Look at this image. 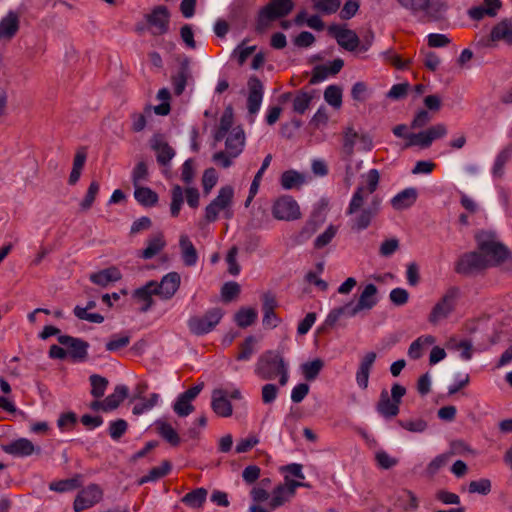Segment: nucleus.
Returning a JSON list of instances; mask_svg holds the SVG:
<instances>
[{
	"label": "nucleus",
	"mask_w": 512,
	"mask_h": 512,
	"mask_svg": "<svg viewBox=\"0 0 512 512\" xmlns=\"http://www.w3.org/2000/svg\"><path fill=\"white\" fill-rule=\"evenodd\" d=\"M223 140H225V150L216 152L213 155V161L223 168H228L245 147L246 138L244 130L240 126H235V128L227 133Z\"/></svg>",
	"instance_id": "7ed1b4c3"
},
{
	"label": "nucleus",
	"mask_w": 512,
	"mask_h": 512,
	"mask_svg": "<svg viewBox=\"0 0 512 512\" xmlns=\"http://www.w3.org/2000/svg\"><path fill=\"white\" fill-rule=\"evenodd\" d=\"M375 360L376 353L368 352L363 356V358L360 361L358 370L356 372V382L358 386L362 389H366L368 387L370 371Z\"/></svg>",
	"instance_id": "393cba45"
},
{
	"label": "nucleus",
	"mask_w": 512,
	"mask_h": 512,
	"mask_svg": "<svg viewBox=\"0 0 512 512\" xmlns=\"http://www.w3.org/2000/svg\"><path fill=\"white\" fill-rule=\"evenodd\" d=\"M103 496L101 488L97 484H90L75 498L73 508L75 512H81L98 503Z\"/></svg>",
	"instance_id": "4468645a"
},
{
	"label": "nucleus",
	"mask_w": 512,
	"mask_h": 512,
	"mask_svg": "<svg viewBox=\"0 0 512 512\" xmlns=\"http://www.w3.org/2000/svg\"><path fill=\"white\" fill-rule=\"evenodd\" d=\"M467 302L468 300L462 290H447L433 306L428 321L436 325L448 318L459 307L466 305Z\"/></svg>",
	"instance_id": "20e7f679"
},
{
	"label": "nucleus",
	"mask_w": 512,
	"mask_h": 512,
	"mask_svg": "<svg viewBox=\"0 0 512 512\" xmlns=\"http://www.w3.org/2000/svg\"><path fill=\"white\" fill-rule=\"evenodd\" d=\"M359 134L353 127H347L343 132V146L342 150L346 157L350 158L354 154V147L359 141Z\"/></svg>",
	"instance_id": "37998d69"
},
{
	"label": "nucleus",
	"mask_w": 512,
	"mask_h": 512,
	"mask_svg": "<svg viewBox=\"0 0 512 512\" xmlns=\"http://www.w3.org/2000/svg\"><path fill=\"white\" fill-rule=\"evenodd\" d=\"M323 366H324V362L319 358L302 364L301 369H302L304 378L307 381L315 380L317 378V376L319 375L320 371L322 370Z\"/></svg>",
	"instance_id": "de8ad7c7"
},
{
	"label": "nucleus",
	"mask_w": 512,
	"mask_h": 512,
	"mask_svg": "<svg viewBox=\"0 0 512 512\" xmlns=\"http://www.w3.org/2000/svg\"><path fill=\"white\" fill-rule=\"evenodd\" d=\"M435 338L431 335L421 336L413 341L408 349V356L411 359H419L423 355L424 346L432 345Z\"/></svg>",
	"instance_id": "79ce46f5"
},
{
	"label": "nucleus",
	"mask_w": 512,
	"mask_h": 512,
	"mask_svg": "<svg viewBox=\"0 0 512 512\" xmlns=\"http://www.w3.org/2000/svg\"><path fill=\"white\" fill-rule=\"evenodd\" d=\"M155 425L158 434L171 446H178L180 444V437L171 424L164 420H158Z\"/></svg>",
	"instance_id": "72a5a7b5"
},
{
	"label": "nucleus",
	"mask_w": 512,
	"mask_h": 512,
	"mask_svg": "<svg viewBox=\"0 0 512 512\" xmlns=\"http://www.w3.org/2000/svg\"><path fill=\"white\" fill-rule=\"evenodd\" d=\"M306 181V176L295 170L285 171L281 175V186L284 189H292L301 186Z\"/></svg>",
	"instance_id": "ea45409f"
},
{
	"label": "nucleus",
	"mask_w": 512,
	"mask_h": 512,
	"mask_svg": "<svg viewBox=\"0 0 512 512\" xmlns=\"http://www.w3.org/2000/svg\"><path fill=\"white\" fill-rule=\"evenodd\" d=\"M134 197L143 206L151 207L158 202V195L148 187L135 186Z\"/></svg>",
	"instance_id": "58836bf2"
},
{
	"label": "nucleus",
	"mask_w": 512,
	"mask_h": 512,
	"mask_svg": "<svg viewBox=\"0 0 512 512\" xmlns=\"http://www.w3.org/2000/svg\"><path fill=\"white\" fill-rule=\"evenodd\" d=\"M166 245L162 233L150 237L147 240V247L142 251L141 257L144 259H151L157 255Z\"/></svg>",
	"instance_id": "c9c22d12"
},
{
	"label": "nucleus",
	"mask_w": 512,
	"mask_h": 512,
	"mask_svg": "<svg viewBox=\"0 0 512 512\" xmlns=\"http://www.w3.org/2000/svg\"><path fill=\"white\" fill-rule=\"evenodd\" d=\"M179 247L184 265L188 267L195 266L198 262V253L194 244L186 234L180 235Z\"/></svg>",
	"instance_id": "c756f323"
},
{
	"label": "nucleus",
	"mask_w": 512,
	"mask_h": 512,
	"mask_svg": "<svg viewBox=\"0 0 512 512\" xmlns=\"http://www.w3.org/2000/svg\"><path fill=\"white\" fill-rule=\"evenodd\" d=\"M502 3L500 0H483L480 5L469 9L468 15L473 20H481L485 16L494 17L497 15Z\"/></svg>",
	"instance_id": "5701e85b"
},
{
	"label": "nucleus",
	"mask_w": 512,
	"mask_h": 512,
	"mask_svg": "<svg viewBox=\"0 0 512 512\" xmlns=\"http://www.w3.org/2000/svg\"><path fill=\"white\" fill-rule=\"evenodd\" d=\"M89 381L91 384V395L96 399L104 396L109 383L108 380L98 374H93L89 377Z\"/></svg>",
	"instance_id": "3c124183"
},
{
	"label": "nucleus",
	"mask_w": 512,
	"mask_h": 512,
	"mask_svg": "<svg viewBox=\"0 0 512 512\" xmlns=\"http://www.w3.org/2000/svg\"><path fill=\"white\" fill-rule=\"evenodd\" d=\"M381 55L386 62L391 63L397 69H404L411 62V60L403 61L392 49L384 51Z\"/></svg>",
	"instance_id": "774afa93"
},
{
	"label": "nucleus",
	"mask_w": 512,
	"mask_h": 512,
	"mask_svg": "<svg viewBox=\"0 0 512 512\" xmlns=\"http://www.w3.org/2000/svg\"><path fill=\"white\" fill-rule=\"evenodd\" d=\"M314 8L320 12L330 14L338 10L341 0H312Z\"/></svg>",
	"instance_id": "680f3d73"
},
{
	"label": "nucleus",
	"mask_w": 512,
	"mask_h": 512,
	"mask_svg": "<svg viewBox=\"0 0 512 512\" xmlns=\"http://www.w3.org/2000/svg\"><path fill=\"white\" fill-rule=\"evenodd\" d=\"M100 186L97 181H92L88 187L86 195L84 199L80 203V207L82 210H88L93 205L96 196L99 192Z\"/></svg>",
	"instance_id": "13d9d810"
},
{
	"label": "nucleus",
	"mask_w": 512,
	"mask_h": 512,
	"mask_svg": "<svg viewBox=\"0 0 512 512\" xmlns=\"http://www.w3.org/2000/svg\"><path fill=\"white\" fill-rule=\"evenodd\" d=\"M401 7L421 23L434 22L441 18L443 5L431 0H397Z\"/></svg>",
	"instance_id": "0eeeda50"
},
{
	"label": "nucleus",
	"mask_w": 512,
	"mask_h": 512,
	"mask_svg": "<svg viewBox=\"0 0 512 512\" xmlns=\"http://www.w3.org/2000/svg\"><path fill=\"white\" fill-rule=\"evenodd\" d=\"M293 497V495H290V491L287 489V487L284 484H280L273 490L269 506L271 509H276L284 505Z\"/></svg>",
	"instance_id": "c03bdc74"
},
{
	"label": "nucleus",
	"mask_w": 512,
	"mask_h": 512,
	"mask_svg": "<svg viewBox=\"0 0 512 512\" xmlns=\"http://www.w3.org/2000/svg\"><path fill=\"white\" fill-rule=\"evenodd\" d=\"M151 148L156 152L157 162L161 166H168L175 156L174 149L165 141L162 136H154L151 140Z\"/></svg>",
	"instance_id": "4be33fe9"
},
{
	"label": "nucleus",
	"mask_w": 512,
	"mask_h": 512,
	"mask_svg": "<svg viewBox=\"0 0 512 512\" xmlns=\"http://www.w3.org/2000/svg\"><path fill=\"white\" fill-rule=\"evenodd\" d=\"M486 268L489 266L479 251L463 254L456 264V271L463 275H473Z\"/></svg>",
	"instance_id": "f8f14e48"
},
{
	"label": "nucleus",
	"mask_w": 512,
	"mask_h": 512,
	"mask_svg": "<svg viewBox=\"0 0 512 512\" xmlns=\"http://www.w3.org/2000/svg\"><path fill=\"white\" fill-rule=\"evenodd\" d=\"M169 11L165 6L155 7L150 14L146 16L151 33L153 35H162L168 31Z\"/></svg>",
	"instance_id": "dca6fc26"
},
{
	"label": "nucleus",
	"mask_w": 512,
	"mask_h": 512,
	"mask_svg": "<svg viewBox=\"0 0 512 512\" xmlns=\"http://www.w3.org/2000/svg\"><path fill=\"white\" fill-rule=\"evenodd\" d=\"M85 307H81L77 305L73 312L74 315L80 320H86L91 323H102L104 321V317L99 313H89Z\"/></svg>",
	"instance_id": "bf43d9fd"
},
{
	"label": "nucleus",
	"mask_w": 512,
	"mask_h": 512,
	"mask_svg": "<svg viewBox=\"0 0 512 512\" xmlns=\"http://www.w3.org/2000/svg\"><path fill=\"white\" fill-rule=\"evenodd\" d=\"M477 248L489 267L512 262V252L492 230H480L475 235Z\"/></svg>",
	"instance_id": "f03ea898"
},
{
	"label": "nucleus",
	"mask_w": 512,
	"mask_h": 512,
	"mask_svg": "<svg viewBox=\"0 0 512 512\" xmlns=\"http://www.w3.org/2000/svg\"><path fill=\"white\" fill-rule=\"evenodd\" d=\"M399 406L396 401L390 398L387 390H382L376 409L386 419H391L399 414Z\"/></svg>",
	"instance_id": "cd10ccee"
},
{
	"label": "nucleus",
	"mask_w": 512,
	"mask_h": 512,
	"mask_svg": "<svg viewBox=\"0 0 512 512\" xmlns=\"http://www.w3.org/2000/svg\"><path fill=\"white\" fill-rule=\"evenodd\" d=\"M234 198V189L230 185H226L220 188L217 196L211 201L205 208V219L208 222H214L217 220L220 213H223L227 219L232 218V204Z\"/></svg>",
	"instance_id": "6e6552de"
},
{
	"label": "nucleus",
	"mask_w": 512,
	"mask_h": 512,
	"mask_svg": "<svg viewBox=\"0 0 512 512\" xmlns=\"http://www.w3.org/2000/svg\"><path fill=\"white\" fill-rule=\"evenodd\" d=\"M397 505L403 512H414L419 507V500L414 492L405 489L397 497Z\"/></svg>",
	"instance_id": "f704fd0d"
},
{
	"label": "nucleus",
	"mask_w": 512,
	"mask_h": 512,
	"mask_svg": "<svg viewBox=\"0 0 512 512\" xmlns=\"http://www.w3.org/2000/svg\"><path fill=\"white\" fill-rule=\"evenodd\" d=\"M224 312L220 308H212L203 316L191 317L188 327L195 335H204L211 332L221 321Z\"/></svg>",
	"instance_id": "9d476101"
},
{
	"label": "nucleus",
	"mask_w": 512,
	"mask_h": 512,
	"mask_svg": "<svg viewBox=\"0 0 512 512\" xmlns=\"http://www.w3.org/2000/svg\"><path fill=\"white\" fill-rule=\"evenodd\" d=\"M171 464L169 461H163L158 467H153L149 473L139 480V484H144L149 481H156L169 473Z\"/></svg>",
	"instance_id": "8fccbe9b"
},
{
	"label": "nucleus",
	"mask_w": 512,
	"mask_h": 512,
	"mask_svg": "<svg viewBox=\"0 0 512 512\" xmlns=\"http://www.w3.org/2000/svg\"><path fill=\"white\" fill-rule=\"evenodd\" d=\"M80 482L78 478L64 479L55 482H51L49 484V489L55 492L63 493L67 491L74 490L80 487Z\"/></svg>",
	"instance_id": "5fc2aeb1"
},
{
	"label": "nucleus",
	"mask_w": 512,
	"mask_h": 512,
	"mask_svg": "<svg viewBox=\"0 0 512 512\" xmlns=\"http://www.w3.org/2000/svg\"><path fill=\"white\" fill-rule=\"evenodd\" d=\"M2 450L15 457H27L33 453H40V447H35L34 444L27 438L16 439L9 444L3 445Z\"/></svg>",
	"instance_id": "a211bd4d"
},
{
	"label": "nucleus",
	"mask_w": 512,
	"mask_h": 512,
	"mask_svg": "<svg viewBox=\"0 0 512 512\" xmlns=\"http://www.w3.org/2000/svg\"><path fill=\"white\" fill-rule=\"evenodd\" d=\"M58 342L67 348V355L74 361H84L88 355L89 343L68 335H60Z\"/></svg>",
	"instance_id": "2eb2a0df"
},
{
	"label": "nucleus",
	"mask_w": 512,
	"mask_h": 512,
	"mask_svg": "<svg viewBox=\"0 0 512 512\" xmlns=\"http://www.w3.org/2000/svg\"><path fill=\"white\" fill-rule=\"evenodd\" d=\"M189 77L190 60L188 58H184L180 63L179 71L172 77V84L175 94L181 95L184 92Z\"/></svg>",
	"instance_id": "473e14b6"
},
{
	"label": "nucleus",
	"mask_w": 512,
	"mask_h": 512,
	"mask_svg": "<svg viewBox=\"0 0 512 512\" xmlns=\"http://www.w3.org/2000/svg\"><path fill=\"white\" fill-rule=\"evenodd\" d=\"M512 159V144L504 146L495 156L491 167L493 178L501 179L505 174V166Z\"/></svg>",
	"instance_id": "a878e982"
},
{
	"label": "nucleus",
	"mask_w": 512,
	"mask_h": 512,
	"mask_svg": "<svg viewBox=\"0 0 512 512\" xmlns=\"http://www.w3.org/2000/svg\"><path fill=\"white\" fill-rule=\"evenodd\" d=\"M293 8L292 0H270L258 13L256 31L265 32L274 21L289 15Z\"/></svg>",
	"instance_id": "423d86ee"
},
{
	"label": "nucleus",
	"mask_w": 512,
	"mask_h": 512,
	"mask_svg": "<svg viewBox=\"0 0 512 512\" xmlns=\"http://www.w3.org/2000/svg\"><path fill=\"white\" fill-rule=\"evenodd\" d=\"M247 108L250 114H256L261 107L264 88L262 82L257 77H251L248 81Z\"/></svg>",
	"instance_id": "6ab92c4d"
},
{
	"label": "nucleus",
	"mask_w": 512,
	"mask_h": 512,
	"mask_svg": "<svg viewBox=\"0 0 512 512\" xmlns=\"http://www.w3.org/2000/svg\"><path fill=\"white\" fill-rule=\"evenodd\" d=\"M194 409L195 407L192 405V403L185 400L180 395L178 396L177 400L173 405V410L179 417H186L190 415L194 411Z\"/></svg>",
	"instance_id": "e2e57ef3"
},
{
	"label": "nucleus",
	"mask_w": 512,
	"mask_h": 512,
	"mask_svg": "<svg viewBox=\"0 0 512 512\" xmlns=\"http://www.w3.org/2000/svg\"><path fill=\"white\" fill-rule=\"evenodd\" d=\"M336 233L337 227L334 225H329L323 233L316 237L314 241L315 248L321 249L327 246L335 237Z\"/></svg>",
	"instance_id": "4d7b16f0"
},
{
	"label": "nucleus",
	"mask_w": 512,
	"mask_h": 512,
	"mask_svg": "<svg viewBox=\"0 0 512 512\" xmlns=\"http://www.w3.org/2000/svg\"><path fill=\"white\" fill-rule=\"evenodd\" d=\"M453 452H447L436 456L426 467V472L430 476H434L443 467H445L451 460Z\"/></svg>",
	"instance_id": "49530a36"
},
{
	"label": "nucleus",
	"mask_w": 512,
	"mask_h": 512,
	"mask_svg": "<svg viewBox=\"0 0 512 512\" xmlns=\"http://www.w3.org/2000/svg\"><path fill=\"white\" fill-rule=\"evenodd\" d=\"M211 408L220 417H229L232 415L233 408L228 400L227 390L223 388L213 390Z\"/></svg>",
	"instance_id": "412c9836"
},
{
	"label": "nucleus",
	"mask_w": 512,
	"mask_h": 512,
	"mask_svg": "<svg viewBox=\"0 0 512 512\" xmlns=\"http://www.w3.org/2000/svg\"><path fill=\"white\" fill-rule=\"evenodd\" d=\"M176 290H134L133 300L140 305V311L146 312L153 304L152 296H158L160 299H171Z\"/></svg>",
	"instance_id": "f3484780"
},
{
	"label": "nucleus",
	"mask_w": 512,
	"mask_h": 512,
	"mask_svg": "<svg viewBox=\"0 0 512 512\" xmlns=\"http://www.w3.org/2000/svg\"><path fill=\"white\" fill-rule=\"evenodd\" d=\"M395 276L391 273H375L369 277L364 288H376L378 285H394Z\"/></svg>",
	"instance_id": "09e8293b"
},
{
	"label": "nucleus",
	"mask_w": 512,
	"mask_h": 512,
	"mask_svg": "<svg viewBox=\"0 0 512 512\" xmlns=\"http://www.w3.org/2000/svg\"><path fill=\"white\" fill-rule=\"evenodd\" d=\"M469 493H479L482 495H487L491 491V482L489 479H480L476 481H471L468 486Z\"/></svg>",
	"instance_id": "69168bd1"
},
{
	"label": "nucleus",
	"mask_w": 512,
	"mask_h": 512,
	"mask_svg": "<svg viewBox=\"0 0 512 512\" xmlns=\"http://www.w3.org/2000/svg\"><path fill=\"white\" fill-rule=\"evenodd\" d=\"M233 128V113L232 109L228 108L224 111L220 118L219 126L214 134L216 141H221Z\"/></svg>",
	"instance_id": "4c0bfd02"
},
{
	"label": "nucleus",
	"mask_w": 512,
	"mask_h": 512,
	"mask_svg": "<svg viewBox=\"0 0 512 512\" xmlns=\"http://www.w3.org/2000/svg\"><path fill=\"white\" fill-rule=\"evenodd\" d=\"M283 357L279 352L268 350L260 355L255 366V374L262 380L275 379L280 369L285 366Z\"/></svg>",
	"instance_id": "1a4fd4ad"
},
{
	"label": "nucleus",
	"mask_w": 512,
	"mask_h": 512,
	"mask_svg": "<svg viewBox=\"0 0 512 512\" xmlns=\"http://www.w3.org/2000/svg\"><path fill=\"white\" fill-rule=\"evenodd\" d=\"M329 30L337 43L347 51H355L358 48L359 38L354 31L340 26H331Z\"/></svg>",
	"instance_id": "aec40b11"
},
{
	"label": "nucleus",
	"mask_w": 512,
	"mask_h": 512,
	"mask_svg": "<svg viewBox=\"0 0 512 512\" xmlns=\"http://www.w3.org/2000/svg\"><path fill=\"white\" fill-rule=\"evenodd\" d=\"M272 213L278 220L290 221L300 217L299 206L290 196L279 198L273 205Z\"/></svg>",
	"instance_id": "ddd939ff"
},
{
	"label": "nucleus",
	"mask_w": 512,
	"mask_h": 512,
	"mask_svg": "<svg viewBox=\"0 0 512 512\" xmlns=\"http://www.w3.org/2000/svg\"><path fill=\"white\" fill-rule=\"evenodd\" d=\"M312 96L307 92H300L293 101V110L299 114H304L309 108Z\"/></svg>",
	"instance_id": "052dcab7"
},
{
	"label": "nucleus",
	"mask_w": 512,
	"mask_h": 512,
	"mask_svg": "<svg viewBox=\"0 0 512 512\" xmlns=\"http://www.w3.org/2000/svg\"><path fill=\"white\" fill-rule=\"evenodd\" d=\"M490 40L492 42H504L512 45V20L503 19L491 29Z\"/></svg>",
	"instance_id": "bb28decb"
},
{
	"label": "nucleus",
	"mask_w": 512,
	"mask_h": 512,
	"mask_svg": "<svg viewBox=\"0 0 512 512\" xmlns=\"http://www.w3.org/2000/svg\"><path fill=\"white\" fill-rule=\"evenodd\" d=\"M148 178V168L145 162L141 161L136 164L132 171V182L134 187L139 186L143 181Z\"/></svg>",
	"instance_id": "338daca9"
},
{
	"label": "nucleus",
	"mask_w": 512,
	"mask_h": 512,
	"mask_svg": "<svg viewBox=\"0 0 512 512\" xmlns=\"http://www.w3.org/2000/svg\"><path fill=\"white\" fill-rule=\"evenodd\" d=\"M399 425L410 432L421 433L426 430L427 422L421 418L414 420H399Z\"/></svg>",
	"instance_id": "0e129e2a"
},
{
	"label": "nucleus",
	"mask_w": 512,
	"mask_h": 512,
	"mask_svg": "<svg viewBox=\"0 0 512 512\" xmlns=\"http://www.w3.org/2000/svg\"><path fill=\"white\" fill-rule=\"evenodd\" d=\"M324 99L329 105L339 109L342 105V89L336 85H329L324 91Z\"/></svg>",
	"instance_id": "603ef678"
},
{
	"label": "nucleus",
	"mask_w": 512,
	"mask_h": 512,
	"mask_svg": "<svg viewBox=\"0 0 512 512\" xmlns=\"http://www.w3.org/2000/svg\"><path fill=\"white\" fill-rule=\"evenodd\" d=\"M448 133L444 123H437L426 130L412 134L406 147L417 146L422 149L429 148L435 140L445 137Z\"/></svg>",
	"instance_id": "9b49d317"
},
{
	"label": "nucleus",
	"mask_w": 512,
	"mask_h": 512,
	"mask_svg": "<svg viewBox=\"0 0 512 512\" xmlns=\"http://www.w3.org/2000/svg\"><path fill=\"white\" fill-rule=\"evenodd\" d=\"M257 340L253 336L247 337L244 342L240 345V351L236 356L239 361L248 360L255 351Z\"/></svg>",
	"instance_id": "6e6d98bb"
},
{
	"label": "nucleus",
	"mask_w": 512,
	"mask_h": 512,
	"mask_svg": "<svg viewBox=\"0 0 512 512\" xmlns=\"http://www.w3.org/2000/svg\"><path fill=\"white\" fill-rule=\"evenodd\" d=\"M206 498L207 490L204 488H197L185 494L181 501L185 505L195 509L200 508L205 503Z\"/></svg>",
	"instance_id": "a19ab883"
},
{
	"label": "nucleus",
	"mask_w": 512,
	"mask_h": 512,
	"mask_svg": "<svg viewBox=\"0 0 512 512\" xmlns=\"http://www.w3.org/2000/svg\"><path fill=\"white\" fill-rule=\"evenodd\" d=\"M417 200V190L413 187L406 188L397 193L391 200V206L397 211L405 210L414 205Z\"/></svg>",
	"instance_id": "c85d7f7f"
},
{
	"label": "nucleus",
	"mask_w": 512,
	"mask_h": 512,
	"mask_svg": "<svg viewBox=\"0 0 512 512\" xmlns=\"http://www.w3.org/2000/svg\"><path fill=\"white\" fill-rule=\"evenodd\" d=\"M256 319L257 311L254 308H241L234 316V320L240 328L251 326Z\"/></svg>",
	"instance_id": "a18cd8bd"
},
{
	"label": "nucleus",
	"mask_w": 512,
	"mask_h": 512,
	"mask_svg": "<svg viewBox=\"0 0 512 512\" xmlns=\"http://www.w3.org/2000/svg\"><path fill=\"white\" fill-rule=\"evenodd\" d=\"M263 325L266 328H275L279 323V318L274 310L277 307V301L270 293L263 294Z\"/></svg>",
	"instance_id": "b1692460"
},
{
	"label": "nucleus",
	"mask_w": 512,
	"mask_h": 512,
	"mask_svg": "<svg viewBox=\"0 0 512 512\" xmlns=\"http://www.w3.org/2000/svg\"><path fill=\"white\" fill-rule=\"evenodd\" d=\"M376 292L377 290H363L357 303L350 302L340 308L333 309L326 318V325L334 326L342 315L353 317L364 310H370L377 303Z\"/></svg>",
	"instance_id": "39448f33"
},
{
	"label": "nucleus",
	"mask_w": 512,
	"mask_h": 512,
	"mask_svg": "<svg viewBox=\"0 0 512 512\" xmlns=\"http://www.w3.org/2000/svg\"><path fill=\"white\" fill-rule=\"evenodd\" d=\"M19 29V16L10 11L0 21V39H11Z\"/></svg>",
	"instance_id": "2f4dec72"
},
{
	"label": "nucleus",
	"mask_w": 512,
	"mask_h": 512,
	"mask_svg": "<svg viewBox=\"0 0 512 512\" xmlns=\"http://www.w3.org/2000/svg\"><path fill=\"white\" fill-rule=\"evenodd\" d=\"M121 277L122 274L117 267H109L91 274L90 280L95 285L105 287L116 283L121 279Z\"/></svg>",
	"instance_id": "7c9ffc66"
},
{
	"label": "nucleus",
	"mask_w": 512,
	"mask_h": 512,
	"mask_svg": "<svg viewBox=\"0 0 512 512\" xmlns=\"http://www.w3.org/2000/svg\"><path fill=\"white\" fill-rule=\"evenodd\" d=\"M362 179L363 183L353 192L345 212L354 232L364 231L371 225L380 212L382 203L381 197L374 195L380 181L379 171L370 169L362 175Z\"/></svg>",
	"instance_id": "f257e3e1"
},
{
	"label": "nucleus",
	"mask_w": 512,
	"mask_h": 512,
	"mask_svg": "<svg viewBox=\"0 0 512 512\" xmlns=\"http://www.w3.org/2000/svg\"><path fill=\"white\" fill-rule=\"evenodd\" d=\"M184 192L179 185H175L171 191V205L170 212L173 217H177L180 213L183 201Z\"/></svg>",
	"instance_id": "864d4df0"
},
{
	"label": "nucleus",
	"mask_w": 512,
	"mask_h": 512,
	"mask_svg": "<svg viewBox=\"0 0 512 512\" xmlns=\"http://www.w3.org/2000/svg\"><path fill=\"white\" fill-rule=\"evenodd\" d=\"M127 395L128 388L126 386H116L114 392L104 399L105 412L116 409Z\"/></svg>",
	"instance_id": "e433bc0d"
}]
</instances>
